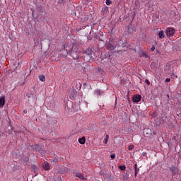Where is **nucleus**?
Listing matches in <instances>:
<instances>
[{
  "label": "nucleus",
  "instance_id": "1",
  "mask_svg": "<svg viewBox=\"0 0 181 181\" xmlns=\"http://www.w3.org/2000/svg\"><path fill=\"white\" fill-rule=\"evenodd\" d=\"M62 47L64 49H66V52H67V54H70V56H71V57L74 59V60H78V59H80V52L78 51H74L73 49H69V51H67V48L66 47V45H64L62 46Z\"/></svg>",
  "mask_w": 181,
  "mask_h": 181
},
{
  "label": "nucleus",
  "instance_id": "2",
  "mask_svg": "<svg viewBox=\"0 0 181 181\" xmlns=\"http://www.w3.org/2000/svg\"><path fill=\"white\" fill-rule=\"evenodd\" d=\"M165 33L168 37H172V36L175 35V29L173 28H167Z\"/></svg>",
  "mask_w": 181,
  "mask_h": 181
},
{
  "label": "nucleus",
  "instance_id": "3",
  "mask_svg": "<svg viewBox=\"0 0 181 181\" xmlns=\"http://www.w3.org/2000/svg\"><path fill=\"white\" fill-rule=\"evenodd\" d=\"M85 54H87L90 57V59H94V57L93 55L94 54V51L91 49H86L85 50Z\"/></svg>",
  "mask_w": 181,
  "mask_h": 181
},
{
  "label": "nucleus",
  "instance_id": "4",
  "mask_svg": "<svg viewBox=\"0 0 181 181\" xmlns=\"http://www.w3.org/2000/svg\"><path fill=\"white\" fill-rule=\"evenodd\" d=\"M170 170L171 171L173 176H176V174L179 173V168H177L176 166L170 168Z\"/></svg>",
  "mask_w": 181,
  "mask_h": 181
},
{
  "label": "nucleus",
  "instance_id": "5",
  "mask_svg": "<svg viewBox=\"0 0 181 181\" xmlns=\"http://www.w3.org/2000/svg\"><path fill=\"white\" fill-rule=\"evenodd\" d=\"M141 95H135L132 98L133 103H139L141 101Z\"/></svg>",
  "mask_w": 181,
  "mask_h": 181
},
{
  "label": "nucleus",
  "instance_id": "6",
  "mask_svg": "<svg viewBox=\"0 0 181 181\" xmlns=\"http://www.w3.org/2000/svg\"><path fill=\"white\" fill-rule=\"evenodd\" d=\"M74 176L78 177V179H81V180H86V177H84V176H83L80 173H75Z\"/></svg>",
  "mask_w": 181,
  "mask_h": 181
},
{
  "label": "nucleus",
  "instance_id": "7",
  "mask_svg": "<svg viewBox=\"0 0 181 181\" xmlns=\"http://www.w3.org/2000/svg\"><path fill=\"white\" fill-rule=\"evenodd\" d=\"M105 47L107 50H114L115 49L114 45H111L110 42L105 44Z\"/></svg>",
  "mask_w": 181,
  "mask_h": 181
},
{
  "label": "nucleus",
  "instance_id": "8",
  "mask_svg": "<svg viewBox=\"0 0 181 181\" xmlns=\"http://www.w3.org/2000/svg\"><path fill=\"white\" fill-rule=\"evenodd\" d=\"M5 105V96L0 98V108Z\"/></svg>",
  "mask_w": 181,
  "mask_h": 181
},
{
  "label": "nucleus",
  "instance_id": "9",
  "mask_svg": "<svg viewBox=\"0 0 181 181\" xmlns=\"http://www.w3.org/2000/svg\"><path fill=\"white\" fill-rule=\"evenodd\" d=\"M78 141L81 145H84V144H86V137L83 136L79 138Z\"/></svg>",
  "mask_w": 181,
  "mask_h": 181
},
{
  "label": "nucleus",
  "instance_id": "10",
  "mask_svg": "<svg viewBox=\"0 0 181 181\" xmlns=\"http://www.w3.org/2000/svg\"><path fill=\"white\" fill-rule=\"evenodd\" d=\"M103 15H107L108 13V7L105 6L102 8Z\"/></svg>",
  "mask_w": 181,
  "mask_h": 181
},
{
  "label": "nucleus",
  "instance_id": "11",
  "mask_svg": "<svg viewBox=\"0 0 181 181\" xmlns=\"http://www.w3.org/2000/svg\"><path fill=\"white\" fill-rule=\"evenodd\" d=\"M158 37L160 39H163V37H165V32H163V30H160L158 33Z\"/></svg>",
  "mask_w": 181,
  "mask_h": 181
},
{
  "label": "nucleus",
  "instance_id": "12",
  "mask_svg": "<svg viewBox=\"0 0 181 181\" xmlns=\"http://www.w3.org/2000/svg\"><path fill=\"white\" fill-rule=\"evenodd\" d=\"M43 168L45 170H49V169H50V165H49V163H45V164H43Z\"/></svg>",
  "mask_w": 181,
  "mask_h": 181
},
{
  "label": "nucleus",
  "instance_id": "13",
  "mask_svg": "<svg viewBox=\"0 0 181 181\" xmlns=\"http://www.w3.org/2000/svg\"><path fill=\"white\" fill-rule=\"evenodd\" d=\"M69 98H74V97H76V93L74 91H72L70 93V94L69 95Z\"/></svg>",
  "mask_w": 181,
  "mask_h": 181
},
{
  "label": "nucleus",
  "instance_id": "14",
  "mask_svg": "<svg viewBox=\"0 0 181 181\" xmlns=\"http://www.w3.org/2000/svg\"><path fill=\"white\" fill-rule=\"evenodd\" d=\"M129 178V175H128V173L123 174V180H128Z\"/></svg>",
  "mask_w": 181,
  "mask_h": 181
},
{
  "label": "nucleus",
  "instance_id": "15",
  "mask_svg": "<svg viewBox=\"0 0 181 181\" xmlns=\"http://www.w3.org/2000/svg\"><path fill=\"white\" fill-rule=\"evenodd\" d=\"M38 78L40 81H45V80H46V78L45 77V76L43 75H40L38 76Z\"/></svg>",
  "mask_w": 181,
  "mask_h": 181
},
{
  "label": "nucleus",
  "instance_id": "16",
  "mask_svg": "<svg viewBox=\"0 0 181 181\" xmlns=\"http://www.w3.org/2000/svg\"><path fill=\"white\" fill-rule=\"evenodd\" d=\"M134 169H135V174H134V175H135V177H136L137 175H138V173L139 172V168H136V164H135V165H134Z\"/></svg>",
  "mask_w": 181,
  "mask_h": 181
},
{
  "label": "nucleus",
  "instance_id": "17",
  "mask_svg": "<svg viewBox=\"0 0 181 181\" xmlns=\"http://www.w3.org/2000/svg\"><path fill=\"white\" fill-rule=\"evenodd\" d=\"M119 169H120V170H125L127 167L125 165H119Z\"/></svg>",
  "mask_w": 181,
  "mask_h": 181
},
{
  "label": "nucleus",
  "instance_id": "18",
  "mask_svg": "<svg viewBox=\"0 0 181 181\" xmlns=\"http://www.w3.org/2000/svg\"><path fill=\"white\" fill-rule=\"evenodd\" d=\"M95 94V95H101V91L100 90H96Z\"/></svg>",
  "mask_w": 181,
  "mask_h": 181
},
{
  "label": "nucleus",
  "instance_id": "19",
  "mask_svg": "<svg viewBox=\"0 0 181 181\" xmlns=\"http://www.w3.org/2000/svg\"><path fill=\"white\" fill-rule=\"evenodd\" d=\"M134 145H129V146H128V149H129V151H132V149H134Z\"/></svg>",
  "mask_w": 181,
  "mask_h": 181
},
{
  "label": "nucleus",
  "instance_id": "20",
  "mask_svg": "<svg viewBox=\"0 0 181 181\" xmlns=\"http://www.w3.org/2000/svg\"><path fill=\"white\" fill-rule=\"evenodd\" d=\"M145 83H147V86H149L151 84V82L148 79L145 80Z\"/></svg>",
  "mask_w": 181,
  "mask_h": 181
},
{
  "label": "nucleus",
  "instance_id": "21",
  "mask_svg": "<svg viewBox=\"0 0 181 181\" xmlns=\"http://www.w3.org/2000/svg\"><path fill=\"white\" fill-rule=\"evenodd\" d=\"M108 143V135H106V139L105 140V144H107Z\"/></svg>",
  "mask_w": 181,
  "mask_h": 181
},
{
  "label": "nucleus",
  "instance_id": "22",
  "mask_svg": "<svg viewBox=\"0 0 181 181\" xmlns=\"http://www.w3.org/2000/svg\"><path fill=\"white\" fill-rule=\"evenodd\" d=\"M106 5H111V1L110 0H106Z\"/></svg>",
  "mask_w": 181,
  "mask_h": 181
},
{
  "label": "nucleus",
  "instance_id": "23",
  "mask_svg": "<svg viewBox=\"0 0 181 181\" xmlns=\"http://www.w3.org/2000/svg\"><path fill=\"white\" fill-rule=\"evenodd\" d=\"M110 158L111 159H115V154H111Z\"/></svg>",
  "mask_w": 181,
  "mask_h": 181
},
{
  "label": "nucleus",
  "instance_id": "24",
  "mask_svg": "<svg viewBox=\"0 0 181 181\" xmlns=\"http://www.w3.org/2000/svg\"><path fill=\"white\" fill-rule=\"evenodd\" d=\"M151 52H155V46H153V47L151 48Z\"/></svg>",
  "mask_w": 181,
  "mask_h": 181
},
{
  "label": "nucleus",
  "instance_id": "25",
  "mask_svg": "<svg viewBox=\"0 0 181 181\" xmlns=\"http://www.w3.org/2000/svg\"><path fill=\"white\" fill-rule=\"evenodd\" d=\"M165 81H166V83L170 82V78H167L165 79Z\"/></svg>",
  "mask_w": 181,
  "mask_h": 181
},
{
  "label": "nucleus",
  "instance_id": "26",
  "mask_svg": "<svg viewBox=\"0 0 181 181\" xmlns=\"http://www.w3.org/2000/svg\"><path fill=\"white\" fill-rule=\"evenodd\" d=\"M59 2L60 4H64L66 2V0H61Z\"/></svg>",
  "mask_w": 181,
  "mask_h": 181
},
{
  "label": "nucleus",
  "instance_id": "27",
  "mask_svg": "<svg viewBox=\"0 0 181 181\" xmlns=\"http://www.w3.org/2000/svg\"><path fill=\"white\" fill-rule=\"evenodd\" d=\"M24 114H28V110H23Z\"/></svg>",
  "mask_w": 181,
  "mask_h": 181
},
{
  "label": "nucleus",
  "instance_id": "28",
  "mask_svg": "<svg viewBox=\"0 0 181 181\" xmlns=\"http://www.w3.org/2000/svg\"><path fill=\"white\" fill-rule=\"evenodd\" d=\"M23 165H25V166H26L27 163H24Z\"/></svg>",
  "mask_w": 181,
  "mask_h": 181
},
{
  "label": "nucleus",
  "instance_id": "29",
  "mask_svg": "<svg viewBox=\"0 0 181 181\" xmlns=\"http://www.w3.org/2000/svg\"><path fill=\"white\" fill-rule=\"evenodd\" d=\"M42 153H45V151H42Z\"/></svg>",
  "mask_w": 181,
  "mask_h": 181
},
{
  "label": "nucleus",
  "instance_id": "30",
  "mask_svg": "<svg viewBox=\"0 0 181 181\" xmlns=\"http://www.w3.org/2000/svg\"><path fill=\"white\" fill-rule=\"evenodd\" d=\"M54 161H55V162H57V159H55Z\"/></svg>",
  "mask_w": 181,
  "mask_h": 181
}]
</instances>
